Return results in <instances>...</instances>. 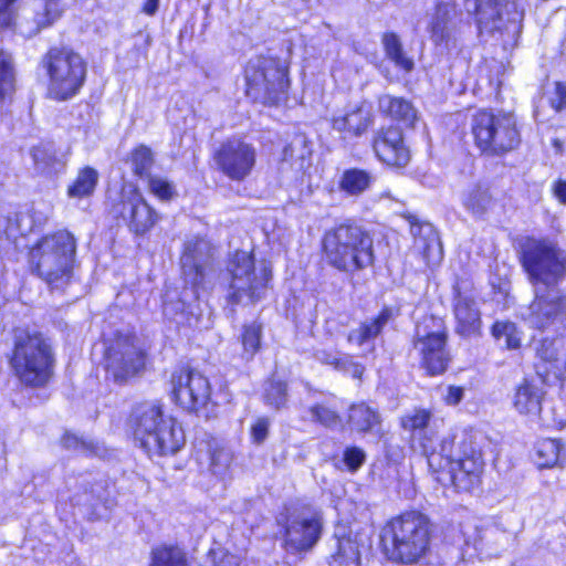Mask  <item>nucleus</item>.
Returning <instances> with one entry per match:
<instances>
[{"mask_svg": "<svg viewBox=\"0 0 566 566\" xmlns=\"http://www.w3.org/2000/svg\"><path fill=\"white\" fill-rule=\"evenodd\" d=\"M431 413L417 409L401 419L406 430L413 432L415 446L426 455L429 469L436 480L458 491L469 492L480 483L483 470L482 453L471 434L464 433L453 450V439L437 441V431L430 424Z\"/></svg>", "mask_w": 566, "mask_h": 566, "instance_id": "nucleus-1", "label": "nucleus"}, {"mask_svg": "<svg viewBox=\"0 0 566 566\" xmlns=\"http://www.w3.org/2000/svg\"><path fill=\"white\" fill-rule=\"evenodd\" d=\"M211 254L210 243L200 237L188 240L181 256V269L185 284L190 285V291L185 287L179 297L176 292L166 291L163 298L164 315L177 324L192 325L195 318V302L200 296V290L209 287L207 281V263Z\"/></svg>", "mask_w": 566, "mask_h": 566, "instance_id": "nucleus-2", "label": "nucleus"}, {"mask_svg": "<svg viewBox=\"0 0 566 566\" xmlns=\"http://www.w3.org/2000/svg\"><path fill=\"white\" fill-rule=\"evenodd\" d=\"M130 422L135 438L150 455H174L186 443L180 423L171 416H166L159 405L145 402L137 406Z\"/></svg>", "mask_w": 566, "mask_h": 566, "instance_id": "nucleus-3", "label": "nucleus"}, {"mask_svg": "<svg viewBox=\"0 0 566 566\" xmlns=\"http://www.w3.org/2000/svg\"><path fill=\"white\" fill-rule=\"evenodd\" d=\"M322 243L326 262L339 271L354 273L375 261L373 238L355 223H340L327 230Z\"/></svg>", "mask_w": 566, "mask_h": 566, "instance_id": "nucleus-4", "label": "nucleus"}, {"mask_svg": "<svg viewBox=\"0 0 566 566\" xmlns=\"http://www.w3.org/2000/svg\"><path fill=\"white\" fill-rule=\"evenodd\" d=\"M431 524L420 512H406L391 518L382 530L385 546L391 545V558L411 564L422 557L430 547Z\"/></svg>", "mask_w": 566, "mask_h": 566, "instance_id": "nucleus-5", "label": "nucleus"}, {"mask_svg": "<svg viewBox=\"0 0 566 566\" xmlns=\"http://www.w3.org/2000/svg\"><path fill=\"white\" fill-rule=\"evenodd\" d=\"M76 242L66 230L43 237L31 250V263L39 275L55 289L66 284L73 271Z\"/></svg>", "mask_w": 566, "mask_h": 566, "instance_id": "nucleus-6", "label": "nucleus"}, {"mask_svg": "<svg viewBox=\"0 0 566 566\" xmlns=\"http://www.w3.org/2000/svg\"><path fill=\"white\" fill-rule=\"evenodd\" d=\"M245 94L253 102L279 105L286 101L290 80L287 66L272 56L251 59L244 71Z\"/></svg>", "mask_w": 566, "mask_h": 566, "instance_id": "nucleus-7", "label": "nucleus"}, {"mask_svg": "<svg viewBox=\"0 0 566 566\" xmlns=\"http://www.w3.org/2000/svg\"><path fill=\"white\" fill-rule=\"evenodd\" d=\"M230 275L228 300L232 304H250L262 300L272 279V268L262 261L258 265L253 255L237 251L228 262Z\"/></svg>", "mask_w": 566, "mask_h": 566, "instance_id": "nucleus-8", "label": "nucleus"}, {"mask_svg": "<svg viewBox=\"0 0 566 566\" xmlns=\"http://www.w3.org/2000/svg\"><path fill=\"white\" fill-rule=\"evenodd\" d=\"M475 146L489 156H502L515 149L521 136L513 115L489 109L478 111L471 119Z\"/></svg>", "mask_w": 566, "mask_h": 566, "instance_id": "nucleus-9", "label": "nucleus"}, {"mask_svg": "<svg viewBox=\"0 0 566 566\" xmlns=\"http://www.w3.org/2000/svg\"><path fill=\"white\" fill-rule=\"evenodd\" d=\"M11 367L17 377L28 386H42L52 374L53 354L48 339L40 333L18 335Z\"/></svg>", "mask_w": 566, "mask_h": 566, "instance_id": "nucleus-10", "label": "nucleus"}, {"mask_svg": "<svg viewBox=\"0 0 566 566\" xmlns=\"http://www.w3.org/2000/svg\"><path fill=\"white\" fill-rule=\"evenodd\" d=\"M43 66L49 76L46 94L59 102L78 94L86 77V63L83 57L69 49H51L43 57Z\"/></svg>", "mask_w": 566, "mask_h": 566, "instance_id": "nucleus-11", "label": "nucleus"}, {"mask_svg": "<svg viewBox=\"0 0 566 566\" xmlns=\"http://www.w3.org/2000/svg\"><path fill=\"white\" fill-rule=\"evenodd\" d=\"M565 256L545 240H527L522 248V264L536 287L555 286L565 274Z\"/></svg>", "mask_w": 566, "mask_h": 566, "instance_id": "nucleus-12", "label": "nucleus"}, {"mask_svg": "<svg viewBox=\"0 0 566 566\" xmlns=\"http://www.w3.org/2000/svg\"><path fill=\"white\" fill-rule=\"evenodd\" d=\"M171 396L182 409L201 412L210 417L217 402L211 396V387L208 378L192 369H177L170 378Z\"/></svg>", "mask_w": 566, "mask_h": 566, "instance_id": "nucleus-13", "label": "nucleus"}, {"mask_svg": "<svg viewBox=\"0 0 566 566\" xmlns=\"http://www.w3.org/2000/svg\"><path fill=\"white\" fill-rule=\"evenodd\" d=\"M413 347L429 375H440L447 369L450 356L447 350V334L440 318L426 316L417 324Z\"/></svg>", "mask_w": 566, "mask_h": 566, "instance_id": "nucleus-14", "label": "nucleus"}, {"mask_svg": "<svg viewBox=\"0 0 566 566\" xmlns=\"http://www.w3.org/2000/svg\"><path fill=\"white\" fill-rule=\"evenodd\" d=\"M213 163L219 172L237 182L249 178L256 165L255 146L241 136L223 140L213 151Z\"/></svg>", "mask_w": 566, "mask_h": 566, "instance_id": "nucleus-15", "label": "nucleus"}, {"mask_svg": "<svg viewBox=\"0 0 566 566\" xmlns=\"http://www.w3.org/2000/svg\"><path fill=\"white\" fill-rule=\"evenodd\" d=\"M465 8L474 11L481 32H518L524 17L517 0H467Z\"/></svg>", "mask_w": 566, "mask_h": 566, "instance_id": "nucleus-16", "label": "nucleus"}, {"mask_svg": "<svg viewBox=\"0 0 566 566\" xmlns=\"http://www.w3.org/2000/svg\"><path fill=\"white\" fill-rule=\"evenodd\" d=\"M284 530V547L289 553L308 552L321 538L322 514L310 507L294 510L287 514Z\"/></svg>", "mask_w": 566, "mask_h": 566, "instance_id": "nucleus-17", "label": "nucleus"}, {"mask_svg": "<svg viewBox=\"0 0 566 566\" xmlns=\"http://www.w3.org/2000/svg\"><path fill=\"white\" fill-rule=\"evenodd\" d=\"M535 297L523 319L533 328L545 329L566 317V295L554 286L534 289Z\"/></svg>", "mask_w": 566, "mask_h": 566, "instance_id": "nucleus-18", "label": "nucleus"}, {"mask_svg": "<svg viewBox=\"0 0 566 566\" xmlns=\"http://www.w3.org/2000/svg\"><path fill=\"white\" fill-rule=\"evenodd\" d=\"M122 218L136 234H145L159 220L157 211L146 201L137 186L124 185L116 207Z\"/></svg>", "mask_w": 566, "mask_h": 566, "instance_id": "nucleus-19", "label": "nucleus"}, {"mask_svg": "<svg viewBox=\"0 0 566 566\" xmlns=\"http://www.w3.org/2000/svg\"><path fill=\"white\" fill-rule=\"evenodd\" d=\"M105 361L107 375L115 382L126 381L144 365L140 350L129 337L117 338L107 348Z\"/></svg>", "mask_w": 566, "mask_h": 566, "instance_id": "nucleus-20", "label": "nucleus"}, {"mask_svg": "<svg viewBox=\"0 0 566 566\" xmlns=\"http://www.w3.org/2000/svg\"><path fill=\"white\" fill-rule=\"evenodd\" d=\"M453 313L455 317V332L463 337L480 335L482 319L476 304V294L467 282L454 286Z\"/></svg>", "mask_w": 566, "mask_h": 566, "instance_id": "nucleus-21", "label": "nucleus"}, {"mask_svg": "<svg viewBox=\"0 0 566 566\" xmlns=\"http://www.w3.org/2000/svg\"><path fill=\"white\" fill-rule=\"evenodd\" d=\"M374 150L382 163L394 167H405L410 160V151L405 145L402 132L390 126L378 133L374 140Z\"/></svg>", "mask_w": 566, "mask_h": 566, "instance_id": "nucleus-22", "label": "nucleus"}, {"mask_svg": "<svg viewBox=\"0 0 566 566\" xmlns=\"http://www.w3.org/2000/svg\"><path fill=\"white\" fill-rule=\"evenodd\" d=\"M513 541V533L507 532L499 524H488L475 527L472 545L482 558L500 556Z\"/></svg>", "mask_w": 566, "mask_h": 566, "instance_id": "nucleus-23", "label": "nucleus"}, {"mask_svg": "<svg viewBox=\"0 0 566 566\" xmlns=\"http://www.w3.org/2000/svg\"><path fill=\"white\" fill-rule=\"evenodd\" d=\"M392 316L391 308H382L377 317L367 319L357 328L352 329L347 335V342L361 348L363 355L373 353L375 349V338L381 333Z\"/></svg>", "mask_w": 566, "mask_h": 566, "instance_id": "nucleus-24", "label": "nucleus"}, {"mask_svg": "<svg viewBox=\"0 0 566 566\" xmlns=\"http://www.w3.org/2000/svg\"><path fill=\"white\" fill-rule=\"evenodd\" d=\"M455 14V7L452 3L441 2L437 4L428 24L430 39L436 45L449 48L453 41Z\"/></svg>", "mask_w": 566, "mask_h": 566, "instance_id": "nucleus-25", "label": "nucleus"}, {"mask_svg": "<svg viewBox=\"0 0 566 566\" xmlns=\"http://www.w3.org/2000/svg\"><path fill=\"white\" fill-rule=\"evenodd\" d=\"M63 12L60 0H40L31 20L24 19L18 23V31L25 38L36 35L42 29L50 27Z\"/></svg>", "mask_w": 566, "mask_h": 566, "instance_id": "nucleus-26", "label": "nucleus"}, {"mask_svg": "<svg viewBox=\"0 0 566 566\" xmlns=\"http://www.w3.org/2000/svg\"><path fill=\"white\" fill-rule=\"evenodd\" d=\"M411 232L427 264L430 266L439 264L443 258V249L436 228L431 223L412 224Z\"/></svg>", "mask_w": 566, "mask_h": 566, "instance_id": "nucleus-27", "label": "nucleus"}, {"mask_svg": "<svg viewBox=\"0 0 566 566\" xmlns=\"http://www.w3.org/2000/svg\"><path fill=\"white\" fill-rule=\"evenodd\" d=\"M537 356L549 364V371L555 377H566V338L557 337L553 339L545 338L537 348Z\"/></svg>", "mask_w": 566, "mask_h": 566, "instance_id": "nucleus-28", "label": "nucleus"}, {"mask_svg": "<svg viewBox=\"0 0 566 566\" xmlns=\"http://www.w3.org/2000/svg\"><path fill=\"white\" fill-rule=\"evenodd\" d=\"M370 123V109L365 105H360L343 116L335 117L333 119V128L345 135L359 136L366 132Z\"/></svg>", "mask_w": 566, "mask_h": 566, "instance_id": "nucleus-29", "label": "nucleus"}, {"mask_svg": "<svg viewBox=\"0 0 566 566\" xmlns=\"http://www.w3.org/2000/svg\"><path fill=\"white\" fill-rule=\"evenodd\" d=\"M331 566H360V553L356 541L345 534H335V552L331 556Z\"/></svg>", "mask_w": 566, "mask_h": 566, "instance_id": "nucleus-30", "label": "nucleus"}, {"mask_svg": "<svg viewBox=\"0 0 566 566\" xmlns=\"http://www.w3.org/2000/svg\"><path fill=\"white\" fill-rule=\"evenodd\" d=\"M31 156L33 158L35 169L41 174H59L66 165L65 158L57 157L51 144H40L34 146L31 150Z\"/></svg>", "mask_w": 566, "mask_h": 566, "instance_id": "nucleus-31", "label": "nucleus"}, {"mask_svg": "<svg viewBox=\"0 0 566 566\" xmlns=\"http://www.w3.org/2000/svg\"><path fill=\"white\" fill-rule=\"evenodd\" d=\"M379 109L390 117L412 124L417 117L416 109L405 98L384 95L379 98Z\"/></svg>", "mask_w": 566, "mask_h": 566, "instance_id": "nucleus-32", "label": "nucleus"}, {"mask_svg": "<svg viewBox=\"0 0 566 566\" xmlns=\"http://www.w3.org/2000/svg\"><path fill=\"white\" fill-rule=\"evenodd\" d=\"M565 448L558 439H543L535 446V462L539 468H553L560 463Z\"/></svg>", "mask_w": 566, "mask_h": 566, "instance_id": "nucleus-33", "label": "nucleus"}, {"mask_svg": "<svg viewBox=\"0 0 566 566\" xmlns=\"http://www.w3.org/2000/svg\"><path fill=\"white\" fill-rule=\"evenodd\" d=\"M381 43L386 56L400 70L411 72L415 67L412 57L408 56L402 48L400 38L394 32L382 35Z\"/></svg>", "mask_w": 566, "mask_h": 566, "instance_id": "nucleus-34", "label": "nucleus"}, {"mask_svg": "<svg viewBox=\"0 0 566 566\" xmlns=\"http://www.w3.org/2000/svg\"><path fill=\"white\" fill-rule=\"evenodd\" d=\"M542 396L538 387L524 382L514 395V407L520 413L536 415L541 410Z\"/></svg>", "mask_w": 566, "mask_h": 566, "instance_id": "nucleus-35", "label": "nucleus"}, {"mask_svg": "<svg viewBox=\"0 0 566 566\" xmlns=\"http://www.w3.org/2000/svg\"><path fill=\"white\" fill-rule=\"evenodd\" d=\"M98 172L92 167L82 168L74 181L67 187L70 198L83 199L91 197L98 182Z\"/></svg>", "mask_w": 566, "mask_h": 566, "instance_id": "nucleus-36", "label": "nucleus"}, {"mask_svg": "<svg viewBox=\"0 0 566 566\" xmlns=\"http://www.w3.org/2000/svg\"><path fill=\"white\" fill-rule=\"evenodd\" d=\"M149 566H189L185 552L177 545L161 544L151 549Z\"/></svg>", "mask_w": 566, "mask_h": 566, "instance_id": "nucleus-37", "label": "nucleus"}, {"mask_svg": "<svg viewBox=\"0 0 566 566\" xmlns=\"http://www.w3.org/2000/svg\"><path fill=\"white\" fill-rule=\"evenodd\" d=\"M464 545L469 546L470 541H467L462 535H457L452 541L446 538L439 546L437 555L442 566H458L465 558Z\"/></svg>", "mask_w": 566, "mask_h": 566, "instance_id": "nucleus-38", "label": "nucleus"}, {"mask_svg": "<svg viewBox=\"0 0 566 566\" xmlns=\"http://www.w3.org/2000/svg\"><path fill=\"white\" fill-rule=\"evenodd\" d=\"M232 452L223 447H210L208 451V470L220 481L230 478Z\"/></svg>", "mask_w": 566, "mask_h": 566, "instance_id": "nucleus-39", "label": "nucleus"}, {"mask_svg": "<svg viewBox=\"0 0 566 566\" xmlns=\"http://www.w3.org/2000/svg\"><path fill=\"white\" fill-rule=\"evenodd\" d=\"M373 180L369 172L353 168L344 171L339 188L350 196H358L371 185Z\"/></svg>", "mask_w": 566, "mask_h": 566, "instance_id": "nucleus-40", "label": "nucleus"}, {"mask_svg": "<svg viewBox=\"0 0 566 566\" xmlns=\"http://www.w3.org/2000/svg\"><path fill=\"white\" fill-rule=\"evenodd\" d=\"M348 421L352 429L366 432L371 430L379 422V416L369 406L359 403L350 407Z\"/></svg>", "mask_w": 566, "mask_h": 566, "instance_id": "nucleus-41", "label": "nucleus"}, {"mask_svg": "<svg viewBox=\"0 0 566 566\" xmlns=\"http://www.w3.org/2000/svg\"><path fill=\"white\" fill-rule=\"evenodd\" d=\"M15 91V69L9 52L0 51V101L10 98Z\"/></svg>", "mask_w": 566, "mask_h": 566, "instance_id": "nucleus-42", "label": "nucleus"}, {"mask_svg": "<svg viewBox=\"0 0 566 566\" xmlns=\"http://www.w3.org/2000/svg\"><path fill=\"white\" fill-rule=\"evenodd\" d=\"M491 334L497 342L503 340L507 349H517L521 346L522 333L512 322L496 321L492 326Z\"/></svg>", "mask_w": 566, "mask_h": 566, "instance_id": "nucleus-43", "label": "nucleus"}, {"mask_svg": "<svg viewBox=\"0 0 566 566\" xmlns=\"http://www.w3.org/2000/svg\"><path fill=\"white\" fill-rule=\"evenodd\" d=\"M462 201L472 213L482 214L491 205V195L486 188L474 186L463 195Z\"/></svg>", "mask_w": 566, "mask_h": 566, "instance_id": "nucleus-44", "label": "nucleus"}, {"mask_svg": "<svg viewBox=\"0 0 566 566\" xmlns=\"http://www.w3.org/2000/svg\"><path fill=\"white\" fill-rule=\"evenodd\" d=\"M148 190L163 202L174 200L178 196L176 185L160 175L147 176Z\"/></svg>", "mask_w": 566, "mask_h": 566, "instance_id": "nucleus-45", "label": "nucleus"}, {"mask_svg": "<svg viewBox=\"0 0 566 566\" xmlns=\"http://www.w3.org/2000/svg\"><path fill=\"white\" fill-rule=\"evenodd\" d=\"M314 358L321 364L333 367L335 370L343 369L349 361V355L327 347L318 346L313 350Z\"/></svg>", "mask_w": 566, "mask_h": 566, "instance_id": "nucleus-46", "label": "nucleus"}, {"mask_svg": "<svg viewBox=\"0 0 566 566\" xmlns=\"http://www.w3.org/2000/svg\"><path fill=\"white\" fill-rule=\"evenodd\" d=\"M365 452L357 447L346 448L342 459L335 460L334 464L338 470L346 469L356 472L365 462Z\"/></svg>", "mask_w": 566, "mask_h": 566, "instance_id": "nucleus-47", "label": "nucleus"}, {"mask_svg": "<svg viewBox=\"0 0 566 566\" xmlns=\"http://www.w3.org/2000/svg\"><path fill=\"white\" fill-rule=\"evenodd\" d=\"M130 161L135 175L139 177L147 175L154 164L153 153L150 148L143 145L137 147L132 153Z\"/></svg>", "mask_w": 566, "mask_h": 566, "instance_id": "nucleus-48", "label": "nucleus"}, {"mask_svg": "<svg viewBox=\"0 0 566 566\" xmlns=\"http://www.w3.org/2000/svg\"><path fill=\"white\" fill-rule=\"evenodd\" d=\"M264 400L266 405L275 409L285 406L287 401L286 385L276 380L269 381L264 389Z\"/></svg>", "mask_w": 566, "mask_h": 566, "instance_id": "nucleus-49", "label": "nucleus"}, {"mask_svg": "<svg viewBox=\"0 0 566 566\" xmlns=\"http://www.w3.org/2000/svg\"><path fill=\"white\" fill-rule=\"evenodd\" d=\"M262 327L258 323L245 325L242 333L244 353L252 357L260 347Z\"/></svg>", "mask_w": 566, "mask_h": 566, "instance_id": "nucleus-50", "label": "nucleus"}, {"mask_svg": "<svg viewBox=\"0 0 566 566\" xmlns=\"http://www.w3.org/2000/svg\"><path fill=\"white\" fill-rule=\"evenodd\" d=\"M312 418L325 427H336L340 422L338 412L326 403H317L311 408Z\"/></svg>", "mask_w": 566, "mask_h": 566, "instance_id": "nucleus-51", "label": "nucleus"}, {"mask_svg": "<svg viewBox=\"0 0 566 566\" xmlns=\"http://www.w3.org/2000/svg\"><path fill=\"white\" fill-rule=\"evenodd\" d=\"M271 420L268 417H259L251 424L250 436L251 440L255 444L263 443L269 434Z\"/></svg>", "mask_w": 566, "mask_h": 566, "instance_id": "nucleus-52", "label": "nucleus"}, {"mask_svg": "<svg viewBox=\"0 0 566 566\" xmlns=\"http://www.w3.org/2000/svg\"><path fill=\"white\" fill-rule=\"evenodd\" d=\"M62 443L66 449H75V450H80L84 453H86V452L94 453L95 452L94 446L92 444V442H87V441L83 440L82 438H78L77 436L72 434V433H66L62 439Z\"/></svg>", "mask_w": 566, "mask_h": 566, "instance_id": "nucleus-53", "label": "nucleus"}, {"mask_svg": "<svg viewBox=\"0 0 566 566\" xmlns=\"http://www.w3.org/2000/svg\"><path fill=\"white\" fill-rule=\"evenodd\" d=\"M17 0H0V27L10 28L15 20L14 2Z\"/></svg>", "mask_w": 566, "mask_h": 566, "instance_id": "nucleus-54", "label": "nucleus"}, {"mask_svg": "<svg viewBox=\"0 0 566 566\" xmlns=\"http://www.w3.org/2000/svg\"><path fill=\"white\" fill-rule=\"evenodd\" d=\"M549 103L555 111H560L565 106L566 85L564 83H555L553 95L549 97Z\"/></svg>", "mask_w": 566, "mask_h": 566, "instance_id": "nucleus-55", "label": "nucleus"}, {"mask_svg": "<svg viewBox=\"0 0 566 566\" xmlns=\"http://www.w3.org/2000/svg\"><path fill=\"white\" fill-rule=\"evenodd\" d=\"M463 398V389L457 386H449L447 388V394L443 397V400L449 406L458 405Z\"/></svg>", "mask_w": 566, "mask_h": 566, "instance_id": "nucleus-56", "label": "nucleus"}, {"mask_svg": "<svg viewBox=\"0 0 566 566\" xmlns=\"http://www.w3.org/2000/svg\"><path fill=\"white\" fill-rule=\"evenodd\" d=\"M338 371L349 373L353 378L360 379L364 374V367L360 364L355 363L352 356H349L348 364H346L343 369H338Z\"/></svg>", "mask_w": 566, "mask_h": 566, "instance_id": "nucleus-57", "label": "nucleus"}, {"mask_svg": "<svg viewBox=\"0 0 566 566\" xmlns=\"http://www.w3.org/2000/svg\"><path fill=\"white\" fill-rule=\"evenodd\" d=\"M553 190H554L555 197L562 203H566V181L558 180L557 182H555Z\"/></svg>", "mask_w": 566, "mask_h": 566, "instance_id": "nucleus-58", "label": "nucleus"}, {"mask_svg": "<svg viewBox=\"0 0 566 566\" xmlns=\"http://www.w3.org/2000/svg\"><path fill=\"white\" fill-rule=\"evenodd\" d=\"M159 0H146L143 11L148 14L153 15L158 10Z\"/></svg>", "mask_w": 566, "mask_h": 566, "instance_id": "nucleus-59", "label": "nucleus"}, {"mask_svg": "<svg viewBox=\"0 0 566 566\" xmlns=\"http://www.w3.org/2000/svg\"><path fill=\"white\" fill-rule=\"evenodd\" d=\"M29 220H31V217H30L28 213H20V214L18 216V223H19V227H20L21 233H22L23 235H24V234H27L28 232L32 231V227H31V226H30L29 228H24V227L22 226V223H23L24 221H29Z\"/></svg>", "mask_w": 566, "mask_h": 566, "instance_id": "nucleus-60", "label": "nucleus"}, {"mask_svg": "<svg viewBox=\"0 0 566 566\" xmlns=\"http://www.w3.org/2000/svg\"><path fill=\"white\" fill-rule=\"evenodd\" d=\"M216 566H239V564L233 556H227Z\"/></svg>", "mask_w": 566, "mask_h": 566, "instance_id": "nucleus-61", "label": "nucleus"}, {"mask_svg": "<svg viewBox=\"0 0 566 566\" xmlns=\"http://www.w3.org/2000/svg\"><path fill=\"white\" fill-rule=\"evenodd\" d=\"M284 156H285V158H286L287 156H290V148H289V147H286V148L284 149Z\"/></svg>", "mask_w": 566, "mask_h": 566, "instance_id": "nucleus-62", "label": "nucleus"}, {"mask_svg": "<svg viewBox=\"0 0 566 566\" xmlns=\"http://www.w3.org/2000/svg\"><path fill=\"white\" fill-rule=\"evenodd\" d=\"M554 144L558 149L560 148V143L558 140H555Z\"/></svg>", "mask_w": 566, "mask_h": 566, "instance_id": "nucleus-63", "label": "nucleus"}]
</instances>
